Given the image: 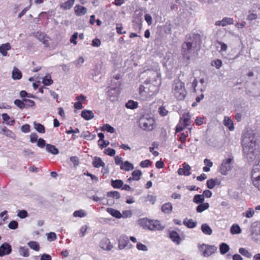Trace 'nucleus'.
I'll return each mask as SVG.
<instances>
[{
    "label": "nucleus",
    "mask_w": 260,
    "mask_h": 260,
    "mask_svg": "<svg viewBox=\"0 0 260 260\" xmlns=\"http://www.w3.org/2000/svg\"><path fill=\"white\" fill-rule=\"evenodd\" d=\"M259 142L260 134L257 131L249 130L244 134L242 141L243 152L244 157L249 162L258 156Z\"/></svg>",
    "instance_id": "nucleus-1"
},
{
    "label": "nucleus",
    "mask_w": 260,
    "mask_h": 260,
    "mask_svg": "<svg viewBox=\"0 0 260 260\" xmlns=\"http://www.w3.org/2000/svg\"><path fill=\"white\" fill-rule=\"evenodd\" d=\"M172 92L177 100H184L187 94L184 83L178 79L174 80Z\"/></svg>",
    "instance_id": "nucleus-2"
},
{
    "label": "nucleus",
    "mask_w": 260,
    "mask_h": 260,
    "mask_svg": "<svg viewBox=\"0 0 260 260\" xmlns=\"http://www.w3.org/2000/svg\"><path fill=\"white\" fill-rule=\"evenodd\" d=\"M251 178L253 185L260 191V159L255 165L251 172Z\"/></svg>",
    "instance_id": "nucleus-3"
},
{
    "label": "nucleus",
    "mask_w": 260,
    "mask_h": 260,
    "mask_svg": "<svg viewBox=\"0 0 260 260\" xmlns=\"http://www.w3.org/2000/svg\"><path fill=\"white\" fill-rule=\"evenodd\" d=\"M200 254L204 257H209L214 253L217 248L215 246L206 244H199L198 246Z\"/></svg>",
    "instance_id": "nucleus-4"
},
{
    "label": "nucleus",
    "mask_w": 260,
    "mask_h": 260,
    "mask_svg": "<svg viewBox=\"0 0 260 260\" xmlns=\"http://www.w3.org/2000/svg\"><path fill=\"white\" fill-rule=\"evenodd\" d=\"M191 116L188 112L184 113L180 117L179 123L176 126V132H181L184 128L190 124Z\"/></svg>",
    "instance_id": "nucleus-5"
},
{
    "label": "nucleus",
    "mask_w": 260,
    "mask_h": 260,
    "mask_svg": "<svg viewBox=\"0 0 260 260\" xmlns=\"http://www.w3.org/2000/svg\"><path fill=\"white\" fill-rule=\"evenodd\" d=\"M156 75L157 76V78L154 80V84H150L148 89H149V95L150 96H152L156 93H157L159 91V87L161 84V75L160 73L157 71V68H156Z\"/></svg>",
    "instance_id": "nucleus-6"
},
{
    "label": "nucleus",
    "mask_w": 260,
    "mask_h": 260,
    "mask_svg": "<svg viewBox=\"0 0 260 260\" xmlns=\"http://www.w3.org/2000/svg\"><path fill=\"white\" fill-rule=\"evenodd\" d=\"M232 168L233 159L232 158L225 159L222 161L220 167V172L223 175H226Z\"/></svg>",
    "instance_id": "nucleus-7"
},
{
    "label": "nucleus",
    "mask_w": 260,
    "mask_h": 260,
    "mask_svg": "<svg viewBox=\"0 0 260 260\" xmlns=\"http://www.w3.org/2000/svg\"><path fill=\"white\" fill-rule=\"evenodd\" d=\"M251 238L255 241L260 239V222L256 221L253 222L251 227Z\"/></svg>",
    "instance_id": "nucleus-8"
},
{
    "label": "nucleus",
    "mask_w": 260,
    "mask_h": 260,
    "mask_svg": "<svg viewBox=\"0 0 260 260\" xmlns=\"http://www.w3.org/2000/svg\"><path fill=\"white\" fill-rule=\"evenodd\" d=\"M118 247L119 250L123 249L125 248H131L133 245L129 243L128 238L126 236L122 235L118 240Z\"/></svg>",
    "instance_id": "nucleus-9"
},
{
    "label": "nucleus",
    "mask_w": 260,
    "mask_h": 260,
    "mask_svg": "<svg viewBox=\"0 0 260 260\" xmlns=\"http://www.w3.org/2000/svg\"><path fill=\"white\" fill-rule=\"evenodd\" d=\"M192 44L189 42H185L182 45V53L184 58L189 59L190 54L192 51Z\"/></svg>",
    "instance_id": "nucleus-10"
},
{
    "label": "nucleus",
    "mask_w": 260,
    "mask_h": 260,
    "mask_svg": "<svg viewBox=\"0 0 260 260\" xmlns=\"http://www.w3.org/2000/svg\"><path fill=\"white\" fill-rule=\"evenodd\" d=\"M107 196L108 199L106 204L110 206L113 205L114 203L115 199L118 200L120 197V193L117 191H112L108 192Z\"/></svg>",
    "instance_id": "nucleus-11"
},
{
    "label": "nucleus",
    "mask_w": 260,
    "mask_h": 260,
    "mask_svg": "<svg viewBox=\"0 0 260 260\" xmlns=\"http://www.w3.org/2000/svg\"><path fill=\"white\" fill-rule=\"evenodd\" d=\"M147 228L150 230L161 231L164 229V226L161 224L159 221L149 220L147 223Z\"/></svg>",
    "instance_id": "nucleus-12"
},
{
    "label": "nucleus",
    "mask_w": 260,
    "mask_h": 260,
    "mask_svg": "<svg viewBox=\"0 0 260 260\" xmlns=\"http://www.w3.org/2000/svg\"><path fill=\"white\" fill-rule=\"evenodd\" d=\"M12 251L11 246L8 243H4L0 246V256L9 254Z\"/></svg>",
    "instance_id": "nucleus-13"
},
{
    "label": "nucleus",
    "mask_w": 260,
    "mask_h": 260,
    "mask_svg": "<svg viewBox=\"0 0 260 260\" xmlns=\"http://www.w3.org/2000/svg\"><path fill=\"white\" fill-rule=\"evenodd\" d=\"M100 247L105 250H111L113 248V245L111 244V242L107 238H103L100 243Z\"/></svg>",
    "instance_id": "nucleus-14"
},
{
    "label": "nucleus",
    "mask_w": 260,
    "mask_h": 260,
    "mask_svg": "<svg viewBox=\"0 0 260 260\" xmlns=\"http://www.w3.org/2000/svg\"><path fill=\"white\" fill-rule=\"evenodd\" d=\"M200 82L202 86L200 88H197V85H198V81L196 79H194L192 82V86L193 88L194 91L196 92H197L198 91H200L201 92H203L206 89V85H205V81L203 78H202L200 80Z\"/></svg>",
    "instance_id": "nucleus-15"
},
{
    "label": "nucleus",
    "mask_w": 260,
    "mask_h": 260,
    "mask_svg": "<svg viewBox=\"0 0 260 260\" xmlns=\"http://www.w3.org/2000/svg\"><path fill=\"white\" fill-rule=\"evenodd\" d=\"M234 23L233 19L230 17H224L221 20L215 22V25L225 26L228 25H231Z\"/></svg>",
    "instance_id": "nucleus-16"
},
{
    "label": "nucleus",
    "mask_w": 260,
    "mask_h": 260,
    "mask_svg": "<svg viewBox=\"0 0 260 260\" xmlns=\"http://www.w3.org/2000/svg\"><path fill=\"white\" fill-rule=\"evenodd\" d=\"M190 167L184 163L183 164V168L178 170V173L179 175L189 176L190 174Z\"/></svg>",
    "instance_id": "nucleus-17"
},
{
    "label": "nucleus",
    "mask_w": 260,
    "mask_h": 260,
    "mask_svg": "<svg viewBox=\"0 0 260 260\" xmlns=\"http://www.w3.org/2000/svg\"><path fill=\"white\" fill-rule=\"evenodd\" d=\"M81 116L85 120H89L92 119L94 116V113L91 110H84L81 112Z\"/></svg>",
    "instance_id": "nucleus-18"
},
{
    "label": "nucleus",
    "mask_w": 260,
    "mask_h": 260,
    "mask_svg": "<svg viewBox=\"0 0 260 260\" xmlns=\"http://www.w3.org/2000/svg\"><path fill=\"white\" fill-rule=\"evenodd\" d=\"M36 37L44 45H47L48 44L49 38L45 34L41 32H38L36 34Z\"/></svg>",
    "instance_id": "nucleus-19"
},
{
    "label": "nucleus",
    "mask_w": 260,
    "mask_h": 260,
    "mask_svg": "<svg viewBox=\"0 0 260 260\" xmlns=\"http://www.w3.org/2000/svg\"><path fill=\"white\" fill-rule=\"evenodd\" d=\"M183 223L187 228L189 229H193L197 225V222L196 221H194L192 219H188L187 218L184 219Z\"/></svg>",
    "instance_id": "nucleus-20"
},
{
    "label": "nucleus",
    "mask_w": 260,
    "mask_h": 260,
    "mask_svg": "<svg viewBox=\"0 0 260 260\" xmlns=\"http://www.w3.org/2000/svg\"><path fill=\"white\" fill-rule=\"evenodd\" d=\"M74 9L76 15L78 16L83 15L87 12V9L85 7L79 5H76Z\"/></svg>",
    "instance_id": "nucleus-21"
},
{
    "label": "nucleus",
    "mask_w": 260,
    "mask_h": 260,
    "mask_svg": "<svg viewBox=\"0 0 260 260\" xmlns=\"http://www.w3.org/2000/svg\"><path fill=\"white\" fill-rule=\"evenodd\" d=\"M156 126L155 120L153 117L147 118V131L153 130Z\"/></svg>",
    "instance_id": "nucleus-22"
},
{
    "label": "nucleus",
    "mask_w": 260,
    "mask_h": 260,
    "mask_svg": "<svg viewBox=\"0 0 260 260\" xmlns=\"http://www.w3.org/2000/svg\"><path fill=\"white\" fill-rule=\"evenodd\" d=\"M224 125L226 126L230 131H232L234 129L233 122L228 116H225L223 120Z\"/></svg>",
    "instance_id": "nucleus-23"
},
{
    "label": "nucleus",
    "mask_w": 260,
    "mask_h": 260,
    "mask_svg": "<svg viewBox=\"0 0 260 260\" xmlns=\"http://www.w3.org/2000/svg\"><path fill=\"white\" fill-rule=\"evenodd\" d=\"M134 168L133 164L128 161H125L121 164L120 169L125 171H129L133 170Z\"/></svg>",
    "instance_id": "nucleus-24"
},
{
    "label": "nucleus",
    "mask_w": 260,
    "mask_h": 260,
    "mask_svg": "<svg viewBox=\"0 0 260 260\" xmlns=\"http://www.w3.org/2000/svg\"><path fill=\"white\" fill-rule=\"evenodd\" d=\"M202 232L206 235H211L212 234V230L207 223H203L201 227Z\"/></svg>",
    "instance_id": "nucleus-25"
},
{
    "label": "nucleus",
    "mask_w": 260,
    "mask_h": 260,
    "mask_svg": "<svg viewBox=\"0 0 260 260\" xmlns=\"http://www.w3.org/2000/svg\"><path fill=\"white\" fill-rule=\"evenodd\" d=\"M11 49V46L9 43L3 44L0 46V53L3 56L7 55V51Z\"/></svg>",
    "instance_id": "nucleus-26"
},
{
    "label": "nucleus",
    "mask_w": 260,
    "mask_h": 260,
    "mask_svg": "<svg viewBox=\"0 0 260 260\" xmlns=\"http://www.w3.org/2000/svg\"><path fill=\"white\" fill-rule=\"evenodd\" d=\"M170 239L177 244H179L180 243V238L177 232L172 231L170 233Z\"/></svg>",
    "instance_id": "nucleus-27"
},
{
    "label": "nucleus",
    "mask_w": 260,
    "mask_h": 260,
    "mask_svg": "<svg viewBox=\"0 0 260 260\" xmlns=\"http://www.w3.org/2000/svg\"><path fill=\"white\" fill-rule=\"evenodd\" d=\"M172 209V205L170 202L165 203L161 206V211L166 214H170Z\"/></svg>",
    "instance_id": "nucleus-28"
},
{
    "label": "nucleus",
    "mask_w": 260,
    "mask_h": 260,
    "mask_svg": "<svg viewBox=\"0 0 260 260\" xmlns=\"http://www.w3.org/2000/svg\"><path fill=\"white\" fill-rule=\"evenodd\" d=\"M75 0H68L64 3L60 4V8L63 10L70 9L74 5Z\"/></svg>",
    "instance_id": "nucleus-29"
},
{
    "label": "nucleus",
    "mask_w": 260,
    "mask_h": 260,
    "mask_svg": "<svg viewBox=\"0 0 260 260\" xmlns=\"http://www.w3.org/2000/svg\"><path fill=\"white\" fill-rule=\"evenodd\" d=\"M46 149L47 152L54 155L59 153L58 149L55 146L51 144H47L46 145Z\"/></svg>",
    "instance_id": "nucleus-30"
},
{
    "label": "nucleus",
    "mask_w": 260,
    "mask_h": 260,
    "mask_svg": "<svg viewBox=\"0 0 260 260\" xmlns=\"http://www.w3.org/2000/svg\"><path fill=\"white\" fill-rule=\"evenodd\" d=\"M92 165L95 168H99L101 167H104L105 164L103 161L100 157H94L92 162Z\"/></svg>",
    "instance_id": "nucleus-31"
},
{
    "label": "nucleus",
    "mask_w": 260,
    "mask_h": 260,
    "mask_svg": "<svg viewBox=\"0 0 260 260\" xmlns=\"http://www.w3.org/2000/svg\"><path fill=\"white\" fill-rule=\"evenodd\" d=\"M107 211L111 214L112 216L116 218H120L122 217L121 213L117 210H115L111 208H108L106 209Z\"/></svg>",
    "instance_id": "nucleus-32"
},
{
    "label": "nucleus",
    "mask_w": 260,
    "mask_h": 260,
    "mask_svg": "<svg viewBox=\"0 0 260 260\" xmlns=\"http://www.w3.org/2000/svg\"><path fill=\"white\" fill-rule=\"evenodd\" d=\"M204 164L205 166L203 168V171L205 172H209L210 168L213 166V162L210 159L206 158L204 160Z\"/></svg>",
    "instance_id": "nucleus-33"
},
{
    "label": "nucleus",
    "mask_w": 260,
    "mask_h": 260,
    "mask_svg": "<svg viewBox=\"0 0 260 260\" xmlns=\"http://www.w3.org/2000/svg\"><path fill=\"white\" fill-rule=\"evenodd\" d=\"M230 232L232 235H236L240 234L242 230L238 224H234L231 227Z\"/></svg>",
    "instance_id": "nucleus-34"
},
{
    "label": "nucleus",
    "mask_w": 260,
    "mask_h": 260,
    "mask_svg": "<svg viewBox=\"0 0 260 260\" xmlns=\"http://www.w3.org/2000/svg\"><path fill=\"white\" fill-rule=\"evenodd\" d=\"M27 245L29 247L35 251H38L40 249V246L39 244L35 241H31L27 243Z\"/></svg>",
    "instance_id": "nucleus-35"
},
{
    "label": "nucleus",
    "mask_w": 260,
    "mask_h": 260,
    "mask_svg": "<svg viewBox=\"0 0 260 260\" xmlns=\"http://www.w3.org/2000/svg\"><path fill=\"white\" fill-rule=\"evenodd\" d=\"M209 207V204L208 203H202V204L198 205L197 207V212L198 213H201L205 210L208 209Z\"/></svg>",
    "instance_id": "nucleus-36"
},
{
    "label": "nucleus",
    "mask_w": 260,
    "mask_h": 260,
    "mask_svg": "<svg viewBox=\"0 0 260 260\" xmlns=\"http://www.w3.org/2000/svg\"><path fill=\"white\" fill-rule=\"evenodd\" d=\"M19 253L20 255L23 257H28L29 255V250L27 248L23 246H20L19 248Z\"/></svg>",
    "instance_id": "nucleus-37"
},
{
    "label": "nucleus",
    "mask_w": 260,
    "mask_h": 260,
    "mask_svg": "<svg viewBox=\"0 0 260 260\" xmlns=\"http://www.w3.org/2000/svg\"><path fill=\"white\" fill-rule=\"evenodd\" d=\"M123 185V182L121 180L117 179L111 180V185L114 188H120Z\"/></svg>",
    "instance_id": "nucleus-38"
},
{
    "label": "nucleus",
    "mask_w": 260,
    "mask_h": 260,
    "mask_svg": "<svg viewBox=\"0 0 260 260\" xmlns=\"http://www.w3.org/2000/svg\"><path fill=\"white\" fill-rule=\"evenodd\" d=\"M2 116L4 121L8 125H12L15 122V120L14 119H12L6 113H3L2 115Z\"/></svg>",
    "instance_id": "nucleus-39"
},
{
    "label": "nucleus",
    "mask_w": 260,
    "mask_h": 260,
    "mask_svg": "<svg viewBox=\"0 0 260 260\" xmlns=\"http://www.w3.org/2000/svg\"><path fill=\"white\" fill-rule=\"evenodd\" d=\"M229 250L230 247L227 244L225 243H222L220 244L219 250L221 254H225L229 251Z\"/></svg>",
    "instance_id": "nucleus-40"
},
{
    "label": "nucleus",
    "mask_w": 260,
    "mask_h": 260,
    "mask_svg": "<svg viewBox=\"0 0 260 260\" xmlns=\"http://www.w3.org/2000/svg\"><path fill=\"white\" fill-rule=\"evenodd\" d=\"M22 77L20 71L17 68H14L12 71V78L14 80H19Z\"/></svg>",
    "instance_id": "nucleus-41"
},
{
    "label": "nucleus",
    "mask_w": 260,
    "mask_h": 260,
    "mask_svg": "<svg viewBox=\"0 0 260 260\" xmlns=\"http://www.w3.org/2000/svg\"><path fill=\"white\" fill-rule=\"evenodd\" d=\"M125 107L130 109H134L138 107V103L133 100H129L125 104Z\"/></svg>",
    "instance_id": "nucleus-42"
},
{
    "label": "nucleus",
    "mask_w": 260,
    "mask_h": 260,
    "mask_svg": "<svg viewBox=\"0 0 260 260\" xmlns=\"http://www.w3.org/2000/svg\"><path fill=\"white\" fill-rule=\"evenodd\" d=\"M34 128L39 133L44 134L45 133V127L42 124L37 123L36 122H34Z\"/></svg>",
    "instance_id": "nucleus-43"
},
{
    "label": "nucleus",
    "mask_w": 260,
    "mask_h": 260,
    "mask_svg": "<svg viewBox=\"0 0 260 260\" xmlns=\"http://www.w3.org/2000/svg\"><path fill=\"white\" fill-rule=\"evenodd\" d=\"M239 252L247 258H250L252 256L251 253L245 248H240L239 249Z\"/></svg>",
    "instance_id": "nucleus-44"
},
{
    "label": "nucleus",
    "mask_w": 260,
    "mask_h": 260,
    "mask_svg": "<svg viewBox=\"0 0 260 260\" xmlns=\"http://www.w3.org/2000/svg\"><path fill=\"white\" fill-rule=\"evenodd\" d=\"M86 215V212L83 210H76L73 213V216L75 217H84Z\"/></svg>",
    "instance_id": "nucleus-45"
},
{
    "label": "nucleus",
    "mask_w": 260,
    "mask_h": 260,
    "mask_svg": "<svg viewBox=\"0 0 260 260\" xmlns=\"http://www.w3.org/2000/svg\"><path fill=\"white\" fill-rule=\"evenodd\" d=\"M132 175L133 180L138 181L142 176V172L140 170H135L132 172Z\"/></svg>",
    "instance_id": "nucleus-46"
},
{
    "label": "nucleus",
    "mask_w": 260,
    "mask_h": 260,
    "mask_svg": "<svg viewBox=\"0 0 260 260\" xmlns=\"http://www.w3.org/2000/svg\"><path fill=\"white\" fill-rule=\"evenodd\" d=\"M218 184L217 179H210L207 181V186L209 189H213Z\"/></svg>",
    "instance_id": "nucleus-47"
},
{
    "label": "nucleus",
    "mask_w": 260,
    "mask_h": 260,
    "mask_svg": "<svg viewBox=\"0 0 260 260\" xmlns=\"http://www.w3.org/2000/svg\"><path fill=\"white\" fill-rule=\"evenodd\" d=\"M204 201V198L202 194H196L193 199V202L196 204L202 203Z\"/></svg>",
    "instance_id": "nucleus-48"
},
{
    "label": "nucleus",
    "mask_w": 260,
    "mask_h": 260,
    "mask_svg": "<svg viewBox=\"0 0 260 260\" xmlns=\"http://www.w3.org/2000/svg\"><path fill=\"white\" fill-rule=\"evenodd\" d=\"M139 126L141 128L145 130L146 129V118L144 116L141 117L139 120Z\"/></svg>",
    "instance_id": "nucleus-49"
},
{
    "label": "nucleus",
    "mask_w": 260,
    "mask_h": 260,
    "mask_svg": "<svg viewBox=\"0 0 260 260\" xmlns=\"http://www.w3.org/2000/svg\"><path fill=\"white\" fill-rule=\"evenodd\" d=\"M222 65V61L219 59H215L212 61L211 66L215 67L217 69H219Z\"/></svg>",
    "instance_id": "nucleus-50"
},
{
    "label": "nucleus",
    "mask_w": 260,
    "mask_h": 260,
    "mask_svg": "<svg viewBox=\"0 0 260 260\" xmlns=\"http://www.w3.org/2000/svg\"><path fill=\"white\" fill-rule=\"evenodd\" d=\"M254 214V210L252 208H248L246 212L242 213V215L247 218H251L253 216Z\"/></svg>",
    "instance_id": "nucleus-51"
},
{
    "label": "nucleus",
    "mask_w": 260,
    "mask_h": 260,
    "mask_svg": "<svg viewBox=\"0 0 260 260\" xmlns=\"http://www.w3.org/2000/svg\"><path fill=\"white\" fill-rule=\"evenodd\" d=\"M42 82L45 85H50L53 83V81L50 76L46 75L43 78Z\"/></svg>",
    "instance_id": "nucleus-52"
},
{
    "label": "nucleus",
    "mask_w": 260,
    "mask_h": 260,
    "mask_svg": "<svg viewBox=\"0 0 260 260\" xmlns=\"http://www.w3.org/2000/svg\"><path fill=\"white\" fill-rule=\"evenodd\" d=\"M102 129L103 131H107L111 134L114 133L115 132V129L108 124L104 125Z\"/></svg>",
    "instance_id": "nucleus-53"
},
{
    "label": "nucleus",
    "mask_w": 260,
    "mask_h": 260,
    "mask_svg": "<svg viewBox=\"0 0 260 260\" xmlns=\"http://www.w3.org/2000/svg\"><path fill=\"white\" fill-rule=\"evenodd\" d=\"M158 112L162 116H166L168 114V111L166 110L165 107L161 106L159 107L158 109Z\"/></svg>",
    "instance_id": "nucleus-54"
},
{
    "label": "nucleus",
    "mask_w": 260,
    "mask_h": 260,
    "mask_svg": "<svg viewBox=\"0 0 260 260\" xmlns=\"http://www.w3.org/2000/svg\"><path fill=\"white\" fill-rule=\"evenodd\" d=\"M14 104L18 107L21 109L25 107L24 100L22 101L19 100H16L14 101Z\"/></svg>",
    "instance_id": "nucleus-55"
},
{
    "label": "nucleus",
    "mask_w": 260,
    "mask_h": 260,
    "mask_svg": "<svg viewBox=\"0 0 260 260\" xmlns=\"http://www.w3.org/2000/svg\"><path fill=\"white\" fill-rule=\"evenodd\" d=\"M27 212L24 210H19L18 211L17 216L21 219L25 218L27 216Z\"/></svg>",
    "instance_id": "nucleus-56"
},
{
    "label": "nucleus",
    "mask_w": 260,
    "mask_h": 260,
    "mask_svg": "<svg viewBox=\"0 0 260 260\" xmlns=\"http://www.w3.org/2000/svg\"><path fill=\"white\" fill-rule=\"evenodd\" d=\"M104 153L110 156H113L115 154V150L113 149H111L110 148H108L104 150Z\"/></svg>",
    "instance_id": "nucleus-57"
},
{
    "label": "nucleus",
    "mask_w": 260,
    "mask_h": 260,
    "mask_svg": "<svg viewBox=\"0 0 260 260\" xmlns=\"http://www.w3.org/2000/svg\"><path fill=\"white\" fill-rule=\"evenodd\" d=\"M84 62V59L83 58V57H80L77 60H76L74 63L77 67H80L83 64Z\"/></svg>",
    "instance_id": "nucleus-58"
},
{
    "label": "nucleus",
    "mask_w": 260,
    "mask_h": 260,
    "mask_svg": "<svg viewBox=\"0 0 260 260\" xmlns=\"http://www.w3.org/2000/svg\"><path fill=\"white\" fill-rule=\"evenodd\" d=\"M56 234L53 232H50L47 235V239L49 241H53L56 239Z\"/></svg>",
    "instance_id": "nucleus-59"
},
{
    "label": "nucleus",
    "mask_w": 260,
    "mask_h": 260,
    "mask_svg": "<svg viewBox=\"0 0 260 260\" xmlns=\"http://www.w3.org/2000/svg\"><path fill=\"white\" fill-rule=\"evenodd\" d=\"M18 222L16 221H11L8 224V227L10 229L15 230L18 228Z\"/></svg>",
    "instance_id": "nucleus-60"
},
{
    "label": "nucleus",
    "mask_w": 260,
    "mask_h": 260,
    "mask_svg": "<svg viewBox=\"0 0 260 260\" xmlns=\"http://www.w3.org/2000/svg\"><path fill=\"white\" fill-rule=\"evenodd\" d=\"M257 18V14L253 12H250L247 17V19L249 21H252L256 19Z\"/></svg>",
    "instance_id": "nucleus-61"
},
{
    "label": "nucleus",
    "mask_w": 260,
    "mask_h": 260,
    "mask_svg": "<svg viewBox=\"0 0 260 260\" xmlns=\"http://www.w3.org/2000/svg\"><path fill=\"white\" fill-rule=\"evenodd\" d=\"M25 107H32L35 105V102L31 100L24 99Z\"/></svg>",
    "instance_id": "nucleus-62"
},
{
    "label": "nucleus",
    "mask_w": 260,
    "mask_h": 260,
    "mask_svg": "<svg viewBox=\"0 0 260 260\" xmlns=\"http://www.w3.org/2000/svg\"><path fill=\"white\" fill-rule=\"evenodd\" d=\"M78 32H75L71 37L70 39V42L71 43H73L75 45H76L77 42L76 41V40L78 38Z\"/></svg>",
    "instance_id": "nucleus-63"
},
{
    "label": "nucleus",
    "mask_w": 260,
    "mask_h": 260,
    "mask_svg": "<svg viewBox=\"0 0 260 260\" xmlns=\"http://www.w3.org/2000/svg\"><path fill=\"white\" fill-rule=\"evenodd\" d=\"M21 131L25 133H27L30 132V126L28 124L23 125L21 127Z\"/></svg>",
    "instance_id": "nucleus-64"
}]
</instances>
